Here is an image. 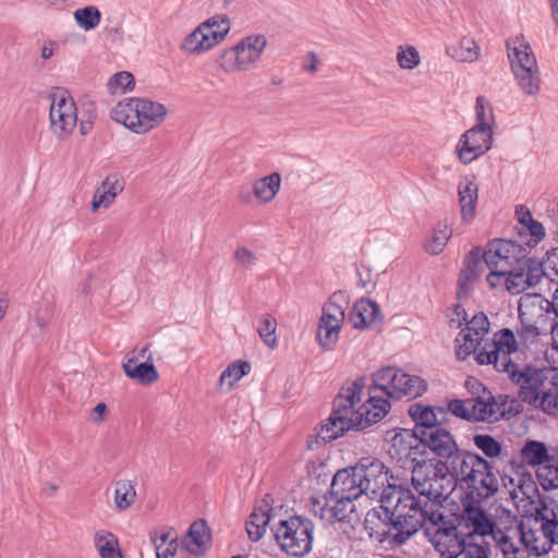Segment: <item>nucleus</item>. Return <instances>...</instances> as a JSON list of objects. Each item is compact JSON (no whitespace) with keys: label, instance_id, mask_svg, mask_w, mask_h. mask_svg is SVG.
<instances>
[{"label":"nucleus","instance_id":"72a5a7b5","mask_svg":"<svg viewBox=\"0 0 558 558\" xmlns=\"http://www.w3.org/2000/svg\"><path fill=\"white\" fill-rule=\"evenodd\" d=\"M281 177L278 172L255 180L252 184V192L259 204L270 203L279 193Z\"/></svg>","mask_w":558,"mask_h":558},{"label":"nucleus","instance_id":"7ed1b4c3","mask_svg":"<svg viewBox=\"0 0 558 558\" xmlns=\"http://www.w3.org/2000/svg\"><path fill=\"white\" fill-rule=\"evenodd\" d=\"M488 352L477 356L482 365H493L495 371L506 373L509 380L518 388V398L531 405L537 402L538 396L558 380V368L534 363H518L512 355L519 351L515 335L509 328L500 329L497 340L488 344Z\"/></svg>","mask_w":558,"mask_h":558},{"label":"nucleus","instance_id":"423d86ee","mask_svg":"<svg viewBox=\"0 0 558 558\" xmlns=\"http://www.w3.org/2000/svg\"><path fill=\"white\" fill-rule=\"evenodd\" d=\"M168 114L167 108L146 98L120 101L111 110V118L136 134H145L159 126Z\"/></svg>","mask_w":558,"mask_h":558},{"label":"nucleus","instance_id":"79ce46f5","mask_svg":"<svg viewBox=\"0 0 558 558\" xmlns=\"http://www.w3.org/2000/svg\"><path fill=\"white\" fill-rule=\"evenodd\" d=\"M473 442L475 447L488 459L507 457V452L502 445L490 435L476 434L473 436Z\"/></svg>","mask_w":558,"mask_h":558},{"label":"nucleus","instance_id":"f03ea898","mask_svg":"<svg viewBox=\"0 0 558 558\" xmlns=\"http://www.w3.org/2000/svg\"><path fill=\"white\" fill-rule=\"evenodd\" d=\"M363 389V378H359L340 389L333 400L332 412L327 423L322 425L317 432V440L320 439L326 444L337 439L348 430H363L388 414L390 410L388 399L390 397L386 396L381 387L375 383L369 387L368 400L356 408L361 402Z\"/></svg>","mask_w":558,"mask_h":558},{"label":"nucleus","instance_id":"6e6d98bb","mask_svg":"<svg viewBox=\"0 0 558 558\" xmlns=\"http://www.w3.org/2000/svg\"><path fill=\"white\" fill-rule=\"evenodd\" d=\"M134 86V77L130 72L122 71L116 73L109 81V87L116 93L118 89L121 93L131 90Z\"/></svg>","mask_w":558,"mask_h":558},{"label":"nucleus","instance_id":"e433bc0d","mask_svg":"<svg viewBox=\"0 0 558 558\" xmlns=\"http://www.w3.org/2000/svg\"><path fill=\"white\" fill-rule=\"evenodd\" d=\"M94 545L100 558H123L118 537L109 531H97L94 535Z\"/></svg>","mask_w":558,"mask_h":558},{"label":"nucleus","instance_id":"864d4df0","mask_svg":"<svg viewBox=\"0 0 558 558\" xmlns=\"http://www.w3.org/2000/svg\"><path fill=\"white\" fill-rule=\"evenodd\" d=\"M476 123L483 128H493L495 123V116L493 108L484 96H478L475 104Z\"/></svg>","mask_w":558,"mask_h":558},{"label":"nucleus","instance_id":"774afa93","mask_svg":"<svg viewBox=\"0 0 558 558\" xmlns=\"http://www.w3.org/2000/svg\"><path fill=\"white\" fill-rule=\"evenodd\" d=\"M57 49V43L52 40L45 41L41 47L40 56L44 60L50 59Z\"/></svg>","mask_w":558,"mask_h":558},{"label":"nucleus","instance_id":"e2e57ef3","mask_svg":"<svg viewBox=\"0 0 558 558\" xmlns=\"http://www.w3.org/2000/svg\"><path fill=\"white\" fill-rule=\"evenodd\" d=\"M319 59L314 52L306 54L303 61V69L308 73H315L317 71Z\"/></svg>","mask_w":558,"mask_h":558},{"label":"nucleus","instance_id":"2eb2a0df","mask_svg":"<svg viewBox=\"0 0 558 558\" xmlns=\"http://www.w3.org/2000/svg\"><path fill=\"white\" fill-rule=\"evenodd\" d=\"M50 128L59 140L68 138L77 123V108L68 92L52 95L49 110Z\"/></svg>","mask_w":558,"mask_h":558},{"label":"nucleus","instance_id":"6e6552de","mask_svg":"<svg viewBox=\"0 0 558 558\" xmlns=\"http://www.w3.org/2000/svg\"><path fill=\"white\" fill-rule=\"evenodd\" d=\"M274 532L280 548L290 556L303 557L312 549L314 524L307 518L294 515L281 520Z\"/></svg>","mask_w":558,"mask_h":558},{"label":"nucleus","instance_id":"c03bdc74","mask_svg":"<svg viewBox=\"0 0 558 558\" xmlns=\"http://www.w3.org/2000/svg\"><path fill=\"white\" fill-rule=\"evenodd\" d=\"M136 492L129 480H120L114 483V504L117 509L126 510L135 501Z\"/></svg>","mask_w":558,"mask_h":558},{"label":"nucleus","instance_id":"5fc2aeb1","mask_svg":"<svg viewBox=\"0 0 558 558\" xmlns=\"http://www.w3.org/2000/svg\"><path fill=\"white\" fill-rule=\"evenodd\" d=\"M472 405H474V398L465 400L454 399L448 402L447 408L450 413L459 418L474 421L475 414L473 413Z\"/></svg>","mask_w":558,"mask_h":558},{"label":"nucleus","instance_id":"338daca9","mask_svg":"<svg viewBox=\"0 0 558 558\" xmlns=\"http://www.w3.org/2000/svg\"><path fill=\"white\" fill-rule=\"evenodd\" d=\"M466 558H488V547L483 545L471 547L466 551Z\"/></svg>","mask_w":558,"mask_h":558},{"label":"nucleus","instance_id":"a878e982","mask_svg":"<svg viewBox=\"0 0 558 558\" xmlns=\"http://www.w3.org/2000/svg\"><path fill=\"white\" fill-rule=\"evenodd\" d=\"M333 505L329 506L326 497H323V501L319 499L312 500V508L315 515H318L322 520L329 523L341 522L349 518V514L353 511L351 502L353 500H347L341 498H332Z\"/></svg>","mask_w":558,"mask_h":558},{"label":"nucleus","instance_id":"412c9836","mask_svg":"<svg viewBox=\"0 0 558 558\" xmlns=\"http://www.w3.org/2000/svg\"><path fill=\"white\" fill-rule=\"evenodd\" d=\"M485 268H487V266L483 251L477 247L469 252L464 258L463 268L458 279L457 295L459 299L466 298L470 294L473 282L481 277Z\"/></svg>","mask_w":558,"mask_h":558},{"label":"nucleus","instance_id":"052dcab7","mask_svg":"<svg viewBox=\"0 0 558 558\" xmlns=\"http://www.w3.org/2000/svg\"><path fill=\"white\" fill-rule=\"evenodd\" d=\"M468 320V314L461 305H456L453 308L452 317L449 319L451 328H460Z\"/></svg>","mask_w":558,"mask_h":558},{"label":"nucleus","instance_id":"5701e85b","mask_svg":"<svg viewBox=\"0 0 558 558\" xmlns=\"http://www.w3.org/2000/svg\"><path fill=\"white\" fill-rule=\"evenodd\" d=\"M124 179L118 173H111L106 177L101 184L96 189L92 201V211L96 213L99 208H109L117 196L124 190Z\"/></svg>","mask_w":558,"mask_h":558},{"label":"nucleus","instance_id":"ddd939ff","mask_svg":"<svg viewBox=\"0 0 558 558\" xmlns=\"http://www.w3.org/2000/svg\"><path fill=\"white\" fill-rule=\"evenodd\" d=\"M348 302L341 292L333 293L323 306L316 339L325 350H332L345 318Z\"/></svg>","mask_w":558,"mask_h":558},{"label":"nucleus","instance_id":"f3484780","mask_svg":"<svg viewBox=\"0 0 558 558\" xmlns=\"http://www.w3.org/2000/svg\"><path fill=\"white\" fill-rule=\"evenodd\" d=\"M545 275L543 262L536 257H530L506 276L502 284L510 294L515 295L536 287Z\"/></svg>","mask_w":558,"mask_h":558},{"label":"nucleus","instance_id":"49530a36","mask_svg":"<svg viewBox=\"0 0 558 558\" xmlns=\"http://www.w3.org/2000/svg\"><path fill=\"white\" fill-rule=\"evenodd\" d=\"M251 371V365L246 361H235L231 363L220 375L219 384L222 386L228 385L232 388L233 385L239 381L242 377L247 375Z\"/></svg>","mask_w":558,"mask_h":558},{"label":"nucleus","instance_id":"de8ad7c7","mask_svg":"<svg viewBox=\"0 0 558 558\" xmlns=\"http://www.w3.org/2000/svg\"><path fill=\"white\" fill-rule=\"evenodd\" d=\"M542 535L550 542V548L553 544H558V509L544 508Z\"/></svg>","mask_w":558,"mask_h":558},{"label":"nucleus","instance_id":"aec40b11","mask_svg":"<svg viewBox=\"0 0 558 558\" xmlns=\"http://www.w3.org/2000/svg\"><path fill=\"white\" fill-rule=\"evenodd\" d=\"M451 472L453 480L498 481L493 462L476 452L469 451Z\"/></svg>","mask_w":558,"mask_h":558},{"label":"nucleus","instance_id":"603ef678","mask_svg":"<svg viewBox=\"0 0 558 558\" xmlns=\"http://www.w3.org/2000/svg\"><path fill=\"white\" fill-rule=\"evenodd\" d=\"M396 59L398 65L403 70H413L421 62V57L417 49L408 45L398 47Z\"/></svg>","mask_w":558,"mask_h":558},{"label":"nucleus","instance_id":"a18cd8bd","mask_svg":"<svg viewBox=\"0 0 558 558\" xmlns=\"http://www.w3.org/2000/svg\"><path fill=\"white\" fill-rule=\"evenodd\" d=\"M450 236L451 231L449 230L447 223L438 222L433 230L432 238L425 244L426 251L435 255L441 253Z\"/></svg>","mask_w":558,"mask_h":558},{"label":"nucleus","instance_id":"0eeeda50","mask_svg":"<svg viewBox=\"0 0 558 558\" xmlns=\"http://www.w3.org/2000/svg\"><path fill=\"white\" fill-rule=\"evenodd\" d=\"M420 529L424 530L425 535L441 557L466 558V551L478 545L465 543L464 538L459 537L457 532L459 527L448 525L442 512H430V515L424 518Z\"/></svg>","mask_w":558,"mask_h":558},{"label":"nucleus","instance_id":"b1692460","mask_svg":"<svg viewBox=\"0 0 558 558\" xmlns=\"http://www.w3.org/2000/svg\"><path fill=\"white\" fill-rule=\"evenodd\" d=\"M500 330L496 331L493 335L492 339L481 340L476 337H472L471 333L459 332L454 339V355L459 361H465L472 354L474 355V360L478 365H482L477 356L482 352H488V344L496 342L497 335Z\"/></svg>","mask_w":558,"mask_h":558},{"label":"nucleus","instance_id":"58836bf2","mask_svg":"<svg viewBox=\"0 0 558 558\" xmlns=\"http://www.w3.org/2000/svg\"><path fill=\"white\" fill-rule=\"evenodd\" d=\"M150 541L154 544L157 558H173L175 556L179 544L171 532L151 533Z\"/></svg>","mask_w":558,"mask_h":558},{"label":"nucleus","instance_id":"cd10ccee","mask_svg":"<svg viewBox=\"0 0 558 558\" xmlns=\"http://www.w3.org/2000/svg\"><path fill=\"white\" fill-rule=\"evenodd\" d=\"M207 26L199 24L182 41L180 48L187 54L198 56L217 46V35L208 34Z\"/></svg>","mask_w":558,"mask_h":558},{"label":"nucleus","instance_id":"39448f33","mask_svg":"<svg viewBox=\"0 0 558 558\" xmlns=\"http://www.w3.org/2000/svg\"><path fill=\"white\" fill-rule=\"evenodd\" d=\"M550 549V542L542 535V530L533 531L522 521L497 532V558H539Z\"/></svg>","mask_w":558,"mask_h":558},{"label":"nucleus","instance_id":"4468645a","mask_svg":"<svg viewBox=\"0 0 558 558\" xmlns=\"http://www.w3.org/2000/svg\"><path fill=\"white\" fill-rule=\"evenodd\" d=\"M420 439L422 445L438 458L436 461H441L451 471L469 452L458 446L454 436L444 426H439L428 434L425 433Z\"/></svg>","mask_w":558,"mask_h":558},{"label":"nucleus","instance_id":"4d7b16f0","mask_svg":"<svg viewBox=\"0 0 558 558\" xmlns=\"http://www.w3.org/2000/svg\"><path fill=\"white\" fill-rule=\"evenodd\" d=\"M522 327L518 330V338L522 342L533 341L542 332L547 330V326L534 323H521Z\"/></svg>","mask_w":558,"mask_h":558},{"label":"nucleus","instance_id":"2f4dec72","mask_svg":"<svg viewBox=\"0 0 558 558\" xmlns=\"http://www.w3.org/2000/svg\"><path fill=\"white\" fill-rule=\"evenodd\" d=\"M554 452H558V449L548 448L538 440H527L521 448L520 456L523 463L538 469L551 459Z\"/></svg>","mask_w":558,"mask_h":558},{"label":"nucleus","instance_id":"4be33fe9","mask_svg":"<svg viewBox=\"0 0 558 558\" xmlns=\"http://www.w3.org/2000/svg\"><path fill=\"white\" fill-rule=\"evenodd\" d=\"M474 421L495 423L501 418H509L510 404L504 396H488L474 398Z\"/></svg>","mask_w":558,"mask_h":558},{"label":"nucleus","instance_id":"c9c22d12","mask_svg":"<svg viewBox=\"0 0 558 558\" xmlns=\"http://www.w3.org/2000/svg\"><path fill=\"white\" fill-rule=\"evenodd\" d=\"M207 541L208 534L206 523L204 520H198L191 524L182 544L189 553L197 556L205 551Z\"/></svg>","mask_w":558,"mask_h":558},{"label":"nucleus","instance_id":"c85d7f7f","mask_svg":"<svg viewBox=\"0 0 558 558\" xmlns=\"http://www.w3.org/2000/svg\"><path fill=\"white\" fill-rule=\"evenodd\" d=\"M408 414L415 423L413 433L416 434L418 439L422 438L425 433L428 434L441 426L430 405L413 403L409 407Z\"/></svg>","mask_w":558,"mask_h":558},{"label":"nucleus","instance_id":"7c9ffc66","mask_svg":"<svg viewBox=\"0 0 558 558\" xmlns=\"http://www.w3.org/2000/svg\"><path fill=\"white\" fill-rule=\"evenodd\" d=\"M464 488L460 497L486 501L499 490V481L454 480Z\"/></svg>","mask_w":558,"mask_h":558},{"label":"nucleus","instance_id":"f8f14e48","mask_svg":"<svg viewBox=\"0 0 558 558\" xmlns=\"http://www.w3.org/2000/svg\"><path fill=\"white\" fill-rule=\"evenodd\" d=\"M375 384L391 399H414L422 396L427 384L418 376L403 373L396 367H384L375 374Z\"/></svg>","mask_w":558,"mask_h":558},{"label":"nucleus","instance_id":"393cba45","mask_svg":"<svg viewBox=\"0 0 558 558\" xmlns=\"http://www.w3.org/2000/svg\"><path fill=\"white\" fill-rule=\"evenodd\" d=\"M512 248L513 252L505 255V260L501 263V271L487 275L486 281L490 288L495 289L502 286V279L531 257L529 256V247L522 243L512 240Z\"/></svg>","mask_w":558,"mask_h":558},{"label":"nucleus","instance_id":"9b49d317","mask_svg":"<svg viewBox=\"0 0 558 558\" xmlns=\"http://www.w3.org/2000/svg\"><path fill=\"white\" fill-rule=\"evenodd\" d=\"M266 46L267 39L264 35L246 36L221 53L220 66L227 73L248 71L256 65Z\"/></svg>","mask_w":558,"mask_h":558},{"label":"nucleus","instance_id":"13d9d810","mask_svg":"<svg viewBox=\"0 0 558 558\" xmlns=\"http://www.w3.org/2000/svg\"><path fill=\"white\" fill-rule=\"evenodd\" d=\"M522 229L527 231L531 235V240L527 243H523L529 248L536 246L545 236V229L543 225L534 219L522 227Z\"/></svg>","mask_w":558,"mask_h":558},{"label":"nucleus","instance_id":"dca6fc26","mask_svg":"<svg viewBox=\"0 0 558 558\" xmlns=\"http://www.w3.org/2000/svg\"><path fill=\"white\" fill-rule=\"evenodd\" d=\"M493 128L473 125L465 131L456 145L459 161L469 165L487 153L493 146Z\"/></svg>","mask_w":558,"mask_h":558},{"label":"nucleus","instance_id":"37998d69","mask_svg":"<svg viewBox=\"0 0 558 558\" xmlns=\"http://www.w3.org/2000/svg\"><path fill=\"white\" fill-rule=\"evenodd\" d=\"M73 17L80 28L85 32H89L100 24L101 13L97 7L87 5L76 9L73 12Z\"/></svg>","mask_w":558,"mask_h":558},{"label":"nucleus","instance_id":"bf43d9fd","mask_svg":"<svg viewBox=\"0 0 558 558\" xmlns=\"http://www.w3.org/2000/svg\"><path fill=\"white\" fill-rule=\"evenodd\" d=\"M234 259L243 267H252L257 263V256L248 248L241 246L234 251Z\"/></svg>","mask_w":558,"mask_h":558},{"label":"nucleus","instance_id":"69168bd1","mask_svg":"<svg viewBox=\"0 0 558 558\" xmlns=\"http://www.w3.org/2000/svg\"><path fill=\"white\" fill-rule=\"evenodd\" d=\"M515 216L522 227L531 222L533 219L531 211L523 205H520L515 208Z\"/></svg>","mask_w":558,"mask_h":558},{"label":"nucleus","instance_id":"09e8293b","mask_svg":"<svg viewBox=\"0 0 558 558\" xmlns=\"http://www.w3.org/2000/svg\"><path fill=\"white\" fill-rule=\"evenodd\" d=\"M276 329L277 322L274 316L270 314L263 315L257 331L263 342L271 349H275L278 344Z\"/></svg>","mask_w":558,"mask_h":558},{"label":"nucleus","instance_id":"0e129e2a","mask_svg":"<svg viewBox=\"0 0 558 558\" xmlns=\"http://www.w3.org/2000/svg\"><path fill=\"white\" fill-rule=\"evenodd\" d=\"M248 521H254V524H258L259 527L266 530V526L268 525V523L270 521V517H269V514L267 512H264V511L256 512V511H254L250 515V520Z\"/></svg>","mask_w":558,"mask_h":558},{"label":"nucleus","instance_id":"a19ab883","mask_svg":"<svg viewBox=\"0 0 558 558\" xmlns=\"http://www.w3.org/2000/svg\"><path fill=\"white\" fill-rule=\"evenodd\" d=\"M548 415L558 416V380L551 384L538 396V400L531 404Z\"/></svg>","mask_w":558,"mask_h":558},{"label":"nucleus","instance_id":"473e14b6","mask_svg":"<svg viewBox=\"0 0 558 558\" xmlns=\"http://www.w3.org/2000/svg\"><path fill=\"white\" fill-rule=\"evenodd\" d=\"M125 375L134 381L147 386L159 379L157 368L153 363H138L137 357H129L122 364Z\"/></svg>","mask_w":558,"mask_h":558},{"label":"nucleus","instance_id":"f704fd0d","mask_svg":"<svg viewBox=\"0 0 558 558\" xmlns=\"http://www.w3.org/2000/svg\"><path fill=\"white\" fill-rule=\"evenodd\" d=\"M509 250H513L512 240L495 239L488 243L487 250L483 251V256L489 272L501 271L505 255L512 252Z\"/></svg>","mask_w":558,"mask_h":558},{"label":"nucleus","instance_id":"6ab92c4d","mask_svg":"<svg viewBox=\"0 0 558 558\" xmlns=\"http://www.w3.org/2000/svg\"><path fill=\"white\" fill-rule=\"evenodd\" d=\"M519 319L521 323H534L547 326L554 316L553 301L539 293H524L518 303Z\"/></svg>","mask_w":558,"mask_h":558},{"label":"nucleus","instance_id":"3c124183","mask_svg":"<svg viewBox=\"0 0 558 558\" xmlns=\"http://www.w3.org/2000/svg\"><path fill=\"white\" fill-rule=\"evenodd\" d=\"M489 331V320L484 313L475 314L471 320H466L465 327L461 329L463 333H471L472 337H476L484 340V337Z\"/></svg>","mask_w":558,"mask_h":558},{"label":"nucleus","instance_id":"c756f323","mask_svg":"<svg viewBox=\"0 0 558 558\" xmlns=\"http://www.w3.org/2000/svg\"><path fill=\"white\" fill-rule=\"evenodd\" d=\"M379 305L363 298L354 303L348 319L353 328L363 329L375 323L379 318Z\"/></svg>","mask_w":558,"mask_h":558},{"label":"nucleus","instance_id":"680f3d73","mask_svg":"<svg viewBox=\"0 0 558 558\" xmlns=\"http://www.w3.org/2000/svg\"><path fill=\"white\" fill-rule=\"evenodd\" d=\"M266 530L258 526V524H254V521H247L246 523V532L251 541L257 542L262 538Z\"/></svg>","mask_w":558,"mask_h":558},{"label":"nucleus","instance_id":"8fccbe9b","mask_svg":"<svg viewBox=\"0 0 558 558\" xmlns=\"http://www.w3.org/2000/svg\"><path fill=\"white\" fill-rule=\"evenodd\" d=\"M203 26H207V33L217 35L216 44L219 45L227 36L230 31V22L227 15L217 14L201 23Z\"/></svg>","mask_w":558,"mask_h":558},{"label":"nucleus","instance_id":"1a4fd4ad","mask_svg":"<svg viewBox=\"0 0 558 558\" xmlns=\"http://www.w3.org/2000/svg\"><path fill=\"white\" fill-rule=\"evenodd\" d=\"M483 500L460 497L458 512L454 514L456 526L466 536L490 535L496 543L497 532L504 530L496 526L484 507Z\"/></svg>","mask_w":558,"mask_h":558},{"label":"nucleus","instance_id":"f257e3e1","mask_svg":"<svg viewBox=\"0 0 558 558\" xmlns=\"http://www.w3.org/2000/svg\"><path fill=\"white\" fill-rule=\"evenodd\" d=\"M411 469L412 485L417 497L395 484L388 485L381 493V508L397 530L395 539L398 544L405 543L416 533L430 512H441L450 484L451 469L436 459L417 461Z\"/></svg>","mask_w":558,"mask_h":558},{"label":"nucleus","instance_id":"a211bd4d","mask_svg":"<svg viewBox=\"0 0 558 558\" xmlns=\"http://www.w3.org/2000/svg\"><path fill=\"white\" fill-rule=\"evenodd\" d=\"M421 439L415 433L402 429L393 435L387 452L401 468L407 469L417 462V457L421 454Z\"/></svg>","mask_w":558,"mask_h":558},{"label":"nucleus","instance_id":"bb28decb","mask_svg":"<svg viewBox=\"0 0 558 558\" xmlns=\"http://www.w3.org/2000/svg\"><path fill=\"white\" fill-rule=\"evenodd\" d=\"M478 201V186L472 179L465 178L458 183V202L461 210V219L470 222L475 217Z\"/></svg>","mask_w":558,"mask_h":558},{"label":"nucleus","instance_id":"4c0bfd02","mask_svg":"<svg viewBox=\"0 0 558 558\" xmlns=\"http://www.w3.org/2000/svg\"><path fill=\"white\" fill-rule=\"evenodd\" d=\"M446 52L459 62H474L480 57V47L473 38L463 37L457 45L447 47Z\"/></svg>","mask_w":558,"mask_h":558},{"label":"nucleus","instance_id":"ea45409f","mask_svg":"<svg viewBox=\"0 0 558 558\" xmlns=\"http://www.w3.org/2000/svg\"><path fill=\"white\" fill-rule=\"evenodd\" d=\"M536 477L544 490L558 489V452L548 462L536 469Z\"/></svg>","mask_w":558,"mask_h":558},{"label":"nucleus","instance_id":"9d476101","mask_svg":"<svg viewBox=\"0 0 558 558\" xmlns=\"http://www.w3.org/2000/svg\"><path fill=\"white\" fill-rule=\"evenodd\" d=\"M508 51L510 68L519 87L526 95L534 96L538 94L541 89V73L531 46L521 40L513 48L508 44Z\"/></svg>","mask_w":558,"mask_h":558},{"label":"nucleus","instance_id":"20e7f679","mask_svg":"<svg viewBox=\"0 0 558 558\" xmlns=\"http://www.w3.org/2000/svg\"><path fill=\"white\" fill-rule=\"evenodd\" d=\"M390 471L379 459L362 458L355 465L338 471L331 481V498L356 500L363 496L368 499L379 498L387 489Z\"/></svg>","mask_w":558,"mask_h":558}]
</instances>
